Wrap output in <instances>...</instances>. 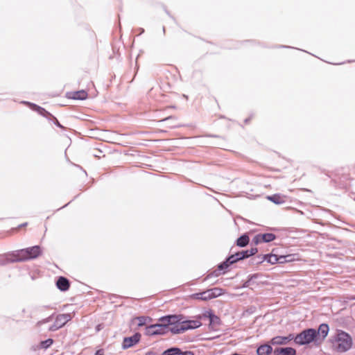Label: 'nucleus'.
I'll return each instance as SVG.
<instances>
[{
  "instance_id": "nucleus-28",
  "label": "nucleus",
  "mask_w": 355,
  "mask_h": 355,
  "mask_svg": "<svg viewBox=\"0 0 355 355\" xmlns=\"http://www.w3.org/2000/svg\"><path fill=\"white\" fill-rule=\"evenodd\" d=\"M55 124L60 128H63V126L59 123V121L57 119H55Z\"/></svg>"
},
{
  "instance_id": "nucleus-26",
  "label": "nucleus",
  "mask_w": 355,
  "mask_h": 355,
  "mask_svg": "<svg viewBox=\"0 0 355 355\" xmlns=\"http://www.w3.org/2000/svg\"><path fill=\"white\" fill-rule=\"evenodd\" d=\"M95 355H104V351L103 349H98L96 352Z\"/></svg>"
},
{
  "instance_id": "nucleus-16",
  "label": "nucleus",
  "mask_w": 355,
  "mask_h": 355,
  "mask_svg": "<svg viewBox=\"0 0 355 355\" xmlns=\"http://www.w3.org/2000/svg\"><path fill=\"white\" fill-rule=\"evenodd\" d=\"M272 348L269 345H262L257 348L258 355H269L272 353Z\"/></svg>"
},
{
  "instance_id": "nucleus-9",
  "label": "nucleus",
  "mask_w": 355,
  "mask_h": 355,
  "mask_svg": "<svg viewBox=\"0 0 355 355\" xmlns=\"http://www.w3.org/2000/svg\"><path fill=\"white\" fill-rule=\"evenodd\" d=\"M329 332V326L327 324H322L319 326L318 330L316 331V342L317 345H320L327 337Z\"/></svg>"
},
{
  "instance_id": "nucleus-1",
  "label": "nucleus",
  "mask_w": 355,
  "mask_h": 355,
  "mask_svg": "<svg viewBox=\"0 0 355 355\" xmlns=\"http://www.w3.org/2000/svg\"><path fill=\"white\" fill-rule=\"evenodd\" d=\"M182 319L180 315H172L162 317L159 321L165 322L167 325V331L173 334H180L201 325L200 320H182Z\"/></svg>"
},
{
  "instance_id": "nucleus-6",
  "label": "nucleus",
  "mask_w": 355,
  "mask_h": 355,
  "mask_svg": "<svg viewBox=\"0 0 355 355\" xmlns=\"http://www.w3.org/2000/svg\"><path fill=\"white\" fill-rule=\"evenodd\" d=\"M167 331V325L162 322L160 324L149 325L145 329V334L149 336L163 335Z\"/></svg>"
},
{
  "instance_id": "nucleus-15",
  "label": "nucleus",
  "mask_w": 355,
  "mask_h": 355,
  "mask_svg": "<svg viewBox=\"0 0 355 355\" xmlns=\"http://www.w3.org/2000/svg\"><path fill=\"white\" fill-rule=\"evenodd\" d=\"M57 287L62 291H67L70 287L69 280L64 277H60L56 282Z\"/></svg>"
},
{
  "instance_id": "nucleus-24",
  "label": "nucleus",
  "mask_w": 355,
  "mask_h": 355,
  "mask_svg": "<svg viewBox=\"0 0 355 355\" xmlns=\"http://www.w3.org/2000/svg\"><path fill=\"white\" fill-rule=\"evenodd\" d=\"M178 355H193V354L191 352L189 351L182 352L181 349H180V352L178 354Z\"/></svg>"
},
{
  "instance_id": "nucleus-10",
  "label": "nucleus",
  "mask_w": 355,
  "mask_h": 355,
  "mask_svg": "<svg viewBox=\"0 0 355 355\" xmlns=\"http://www.w3.org/2000/svg\"><path fill=\"white\" fill-rule=\"evenodd\" d=\"M293 340H294V335L290 334L287 336H275L270 340V343L272 345H286Z\"/></svg>"
},
{
  "instance_id": "nucleus-20",
  "label": "nucleus",
  "mask_w": 355,
  "mask_h": 355,
  "mask_svg": "<svg viewBox=\"0 0 355 355\" xmlns=\"http://www.w3.org/2000/svg\"><path fill=\"white\" fill-rule=\"evenodd\" d=\"M282 258V257H278L275 254H270L268 257V261L271 263H272V264H274V263H276L277 262H282V261H280V259Z\"/></svg>"
},
{
  "instance_id": "nucleus-3",
  "label": "nucleus",
  "mask_w": 355,
  "mask_h": 355,
  "mask_svg": "<svg viewBox=\"0 0 355 355\" xmlns=\"http://www.w3.org/2000/svg\"><path fill=\"white\" fill-rule=\"evenodd\" d=\"M352 346V339L351 336L343 331H338L332 340V347L337 352H347Z\"/></svg>"
},
{
  "instance_id": "nucleus-13",
  "label": "nucleus",
  "mask_w": 355,
  "mask_h": 355,
  "mask_svg": "<svg viewBox=\"0 0 355 355\" xmlns=\"http://www.w3.org/2000/svg\"><path fill=\"white\" fill-rule=\"evenodd\" d=\"M275 239V235L272 233L258 234L254 238L256 243L261 242H270Z\"/></svg>"
},
{
  "instance_id": "nucleus-5",
  "label": "nucleus",
  "mask_w": 355,
  "mask_h": 355,
  "mask_svg": "<svg viewBox=\"0 0 355 355\" xmlns=\"http://www.w3.org/2000/svg\"><path fill=\"white\" fill-rule=\"evenodd\" d=\"M223 290L220 288H214L207 291L193 293L189 296L191 300L208 301L223 295Z\"/></svg>"
},
{
  "instance_id": "nucleus-8",
  "label": "nucleus",
  "mask_w": 355,
  "mask_h": 355,
  "mask_svg": "<svg viewBox=\"0 0 355 355\" xmlns=\"http://www.w3.org/2000/svg\"><path fill=\"white\" fill-rule=\"evenodd\" d=\"M72 318L70 313L58 315L55 323L49 327V331H55L63 327L67 322Z\"/></svg>"
},
{
  "instance_id": "nucleus-30",
  "label": "nucleus",
  "mask_w": 355,
  "mask_h": 355,
  "mask_svg": "<svg viewBox=\"0 0 355 355\" xmlns=\"http://www.w3.org/2000/svg\"><path fill=\"white\" fill-rule=\"evenodd\" d=\"M173 117H172V116H168V117H166V118L164 119L162 121L169 120V119H173Z\"/></svg>"
},
{
  "instance_id": "nucleus-11",
  "label": "nucleus",
  "mask_w": 355,
  "mask_h": 355,
  "mask_svg": "<svg viewBox=\"0 0 355 355\" xmlns=\"http://www.w3.org/2000/svg\"><path fill=\"white\" fill-rule=\"evenodd\" d=\"M140 338L141 334L139 333L135 334L132 336L125 338L123 342V347L126 349L132 347L139 341Z\"/></svg>"
},
{
  "instance_id": "nucleus-7",
  "label": "nucleus",
  "mask_w": 355,
  "mask_h": 355,
  "mask_svg": "<svg viewBox=\"0 0 355 355\" xmlns=\"http://www.w3.org/2000/svg\"><path fill=\"white\" fill-rule=\"evenodd\" d=\"M257 252V249L256 248H252L250 250H242L241 252H236L234 254L228 257V262L230 263H234L239 260H241L245 258H248L252 255H254Z\"/></svg>"
},
{
  "instance_id": "nucleus-2",
  "label": "nucleus",
  "mask_w": 355,
  "mask_h": 355,
  "mask_svg": "<svg viewBox=\"0 0 355 355\" xmlns=\"http://www.w3.org/2000/svg\"><path fill=\"white\" fill-rule=\"evenodd\" d=\"M42 253L39 245L21 249L14 252L10 254L12 261H24L28 259H33L38 257Z\"/></svg>"
},
{
  "instance_id": "nucleus-19",
  "label": "nucleus",
  "mask_w": 355,
  "mask_h": 355,
  "mask_svg": "<svg viewBox=\"0 0 355 355\" xmlns=\"http://www.w3.org/2000/svg\"><path fill=\"white\" fill-rule=\"evenodd\" d=\"M180 352V349L178 347H172L165 350L162 355H178Z\"/></svg>"
},
{
  "instance_id": "nucleus-25",
  "label": "nucleus",
  "mask_w": 355,
  "mask_h": 355,
  "mask_svg": "<svg viewBox=\"0 0 355 355\" xmlns=\"http://www.w3.org/2000/svg\"><path fill=\"white\" fill-rule=\"evenodd\" d=\"M50 320H51V317H49L42 321H40L37 322V325H41L42 324L44 323V322H49Z\"/></svg>"
},
{
  "instance_id": "nucleus-31",
  "label": "nucleus",
  "mask_w": 355,
  "mask_h": 355,
  "mask_svg": "<svg viewBox=\"0 0 355 355\" xmlns=\"http://www.w3.org/2000/svg\"><path fill=\"white\" fill-rule=\"evenodd\" d=\"M42 110H43V112H46V113L49 114V113H48L45 110L42 109Z\"/></svg>"
},
{
  "instance_id": "nucleus-17",
  "label": "nucleus",
  "mask_w": 355,
  "mask_h": 355,
  "mask_svg": "<svg viewBox=\"0 0 355 355\" xmlns=\"http://www.w3.org/2000/svg\"><path fill=\"white\" fill-rule=\"evenodd\" d=\"M249 241V236L246 234H244L237 239L236 245L239 247H245L248 244Z\"/></svg>"
},
{
  "instance_id": "nucleus-4",
  "label": "nucleus",
  "mask_w": 355,
  "mask_h": 355,
  "mask_svg": "<svg viewBox=\"0 0 355 355\" xmlns=\"http://www.w3.org/2000/svg\"><path fill=\"white\" fill-rule=\"evenodd\" d=\"M315 334L316 330L314 329H305L296 336H294V341L300 345H308L311 343H314L317 345Z\"/></svg>"
},
{
  "instance_id": "nucleus-18",
  "label": "nucleus",
  "mask_w": 355,
  "mask_h": 355,
  "mask_svg": "<svg viewBox=\"0 0 355 355\" xmlns=\"http://www.w3.org/2000/svg\"><path fill=\"white\" fill-rule=\"evenodd\" d=\"M268 199L275 204H282L284 202V199L280 195L275 194L271 196H268Z\"/></svg>"
},
{
  "instance_id": "nucleus-27",
  "label": "nucleus",
  "mask_w": 355,
  "mask_h": 355,
  "mask_svg": "<svg viewBox=\"0 0 355 355\" xmlns=\"http://www.w3.org/2000/svg\"><path fill=\"white\" fill-rule=\"evenodd\" d=\"M146 355H157V353L154 351H148L146 353Z\"/></svg>"
},
{
  "instance_id": "nucleus-14",
  "label": "nucleus",
  "mask_w": 355,
  "mask_h": 355,
  "mask_svg": "<svg viewBox=\"0 0 355 355\" xmlns=\"http://www.w3.org/2000/svg\"><path fill=\"white\" fill-rule=\"evenodd\" d=\"M296 350L293 347L276 348L274 350V355H295Z\"/></svg>"
},
{
  "instance_id": "nucleus-12",
  "label": "nucleus",
  "mask_w": 355,
  "mask_h": 355,
  "mask_svg": "<svg viewBox=\"0 0 355 355\" xmlns=\"http://www.w3.org/2000/svg\"><path fill=\"white\" fill-rule=\"evenodd\" d=\"M87 92L83 89L76 92H69L66 94L67 98L73 100H85L87 98Z\"/></svg>"
},
{
  "instance_id": "nucleus-21",
  "label": "nucleus",
  "mask_w": 355,
  "mask_h": 355,
  "mask_svg": "<svg viewBox=\"0 0 355 355\" xmlns=\"http://www.w3.org/2000/svg\"><path fill=\"white\" fill-rule=\"evenodd\" d=\"M137 320L139 321L138 325L143 326L146 324L148 322L151 320V318L149 317H138Z\"/></svg>"
},
{
  "instance_id": "nucleus-22",
  "label": "nucleus",
  "mask_w": 355,
  "mask_h": 355,
  "mask_svg": "<svg viewBox=\"0 0 355 355\" xmlns=\"http://www.w3.org/2000/svg\"><path fill=\"white\" fill-rule=\"evenodd\" d=\"M53 343V340L51 338H49L46 340L42 341L40 345L42 348L46 349L50 347Z\"/></svg>"
},
{
  "instance_id": "nucleus-23",
  "label": "nucleus",
  "mask_w": 355,
  "mask_h": 355,
  "mask_svg": "<svg viewBox=\"0 0 355 355\" xmlns=\"http://www.w3.org/2000/svg\"><path fill=\"white\" fill-rule=\"evenodd\" d=\"M232 263L228 262V258H227L225 261H224L223 263H220L218 266V270H222L227 268Z\"/></svg>"
},
{
  "instance_id": "nucleus-29",
  "label": "nucleus",
  "mask_w": 355,
  "mask_h": 355,
  "mask_svg": "<svg viewBox=\"0 0 355 355\" xmlns=\"http://www.w3.org/2000/svg\"><path fill=\"white\" fill-rule=\"evenodd\" d=\"M26 225H27V223H23V224H21V225H19L18 228H21V227H25V226H26Z\"/></svg>"
}]
</instances>
